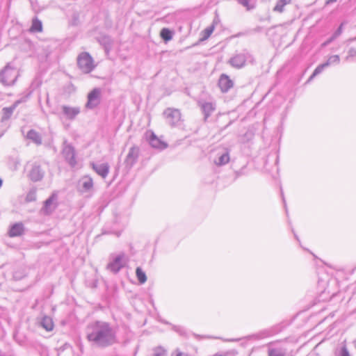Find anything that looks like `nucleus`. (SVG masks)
Masks as SVG:
<instances>
[{
  "label": "nucleus",
  "mask_w": 356,
  "mask_h": 356,
  "mask_svg": "<svg viewBox=\"0 0 356 356\" xmlns=\"http://www.w3.org/2000/svg\"><path fill=\"white\" fill-rule=\"evenodd\" d=\"M86 338L94 347L106 348L118 343L117 330L110 323L97 320L86 328Z\"/></svg>",
  "instance_id": "obj_1"
},
{
  "label": "nucleus",
  "mask_w": 356,
  "mask_h": 356,
  "mask_svg": "<svg viewBox=\"0 0 356 356\" xmlns=\"http://www.w3.org/2000/svg\"><path fill=\"white\" fill-rule=\"evenodd\" d=\"M19 76V71L12 63H8L0 70V83L4 86H13Z\"/></svg>",
  "instance_id": "obj_2"
},
{
  "label": "nucleus",
  "mask_w": 356,
  "mask_h": 356,
  "mask_svg": "<svg viewBox=\"0 0 356 356\" xmlns=\"http://www.w3.org/2000/svg\"><path fill=\"white\" fill-rule=\"evenodd\" d=\"M248 62L252 63L253 57L247 50H243L240 53L236 54L228 60V63L232 67L236 69L243 67Z\"/></svg>",
  "instance_id": "obj_3"
},
{
  "label": "nucleus",
  "mask_w": 356,
  "mask_h": 356,
  "mask_svg": "<svg viewBox=\"0 0 356 356\" xmlns=\"http://www.w3.org/2000/svg\"><path fill=\"white\" fill-rule=\"evenodd\" d=\"M77 65L84 73H90L95 67L93 58L88 52H82L79 55Z\"/></svg>",
  "instance_id": "obj_4"
},
{
  "label": "nucleus",
  "mask_w": 356,
  "mask_h": 356,
  "mask_svg": "<svg viewBox=\"0 0 356 356\" xmlns=\"http://www.w3.org/2000/svg\"><path fill=\"white\" fill-rule=\"evenodd\" d=\"M197 106L204 115V121H207L208 118L216 109V104L214 101H207L203 99H199L197 101Z\"/></svg>",
  "instance_id": "obj_5"
},
{
  "label": "nucleus",
  "mask_w": 356,
  "mask_h": 356,
  "mask_svg": "<svg viewBox=\"0 0 356 356\" xmlns=\"http://www.w3.org/2000/svg\"><path fill=\"white\" fill-rule=\"evenodd\" d=\"M31 91H29V92H26V94L23 95L22 96V97H20L19 99L15 101L12 106H10L9 107H4L2 109L3 115L1 118V121H6V120H9L10 118L11 115H13L14 111L17 107V106L19 104H20L21 103L26 102L28 100V99L29 98V97L31 96Z\"/></svg>",
  "instance_id": "obj_6"
},
{
  "label": "nucleus",
  "mask_w": 356,
  "mask_h": 356,
  "mask_svg": "<svg viewBox=\"0 0 356 356\" xmlns=\"http://www.w3.org/2000/svg\"><path fill=\"white\" fill-rule=\"evenodd\" d=\"M126 264V257L124 253H120L113 257L107 265V269L113 273H118Z\"/></svg>",
  "instance_id": "obj_7"
},
{
  "label": "nucleus",
  "mask_w": 356,
  "mask_h": 356,
  "mask_svg": "<svg viewBox=\"0 0 356 356\" xmlns=\"http://www.w3.org/2000/svg\"><path fill=\"white\" fill-rule=\"evenodd\" d=\"M163 114L166 120V122L171 127L177 125L181 120V112L177 108H167Z\"/></svg>",
  "instance_id": "obj_8"
},
{
  "label": "nucleus",
  "mask_w": 356,
  "mask_h": 356,
  "mask_svg": "<svg viewBox=\"0 0 356 356\" xmlns=\"http://www.w3.org/2000/svg\"><path fill=\"white\" fill-rule=\"evenodd\" d=\"M101 90L99 88H94L88 95V102L86 108L92 109L100 104Z\"/></svg>",
  "instance_id": "obj_9"
},
{
  "label": "nucleus",
  "mask_w": 356,
  "mask_h": 356,
  "mask_svg": "<svg viewBox=\"0 0 356 356\" xmlns=\"http://www.w3.org/2000/svg\"><path fill=\"white\" fill-rule=\"evenodd\" d=\"M62 154L70 166L74 167L76 165L75 149L70 144L64 145Z\"/></svg>",
  "instance_id": "obj_10"
},
{
  "label": "nucleus",
  "mask_w": 356,
  "mask_h": 356,
  "mask_svg": "<svg viewBox=\"0 0 356 356\" xmlns=\"http://www.w3.org/2000/svg\"><path fill=\"white\" fill-rule=\"evenodd\" d=\"M140 149L137 146L131 147L126 156L124 163L126 167L131 168L137 162L139 157Z\"/></svg>",
  "instance_id": "obj_11"
},
{
  "label": "nucleus",
  "mask_w": 356,
  "mask_h": 356,
  "mask_svg": "<svg viewBox=\"0 0 356 356\" xmlns=\"http://www.w3.org/2000/svg\"><path fill=\"white\" fill-rule=\"evenodd\" d=\"M58 195L56 193L51 194V195L44 202L42 211L44 214H51L57 207Z\"/></svg>",
  "instance_id": "obj_12"
},
{
  "label": "nucleus",
  "mask_w": 356,
  "mask_h": 356,
  "mask_svg": "<svg viewBox=\"0 0 356 356\" xmlns=\"http://www.w3.org/2000/svg\"><path fill=\"white\" fill-rule=\"evenodd\" d=\"M79 191L81 193H91L93 191V180L90 176L83 177L79 182Z\"/></svg>",
  "instance_id": "obj_13"
},
{
  "label": "nucleus",
  "mask_w": 356,
  "mask_h": 356,
  "mask_svg": "<svg viewBox=\"0 0 356 356\" xmlns=\"http://www.w3.org/2000/svg\"><path fill=\"white\" fill-rule=\"evenodd\" d=\"M61 110L63 115L65 117L66 119L70 120H74L81 112L80 107H72L67 105L61 106Z\"/></svg>",
  "instance_id": "obj_14"
},
{
  "label": "nucleus",
  "mask_w": 356,
  "mask_h": 356,
  "mask_svg": "<svg viewBox=\"0 0 356 356\" xmlns=\"http://www.w3.org/2000/svg\"><path fill=\"white\" fill-rule=\"evenodd\" d=\"M25 227L22 222L11 225L8 231V235L10 238L21 236L24 234Z\"/></svg>",
  "instance_id": "obj_15"
},
{
  "label": "nucleus",
  "mask_w": 356,
  "mask_h": 356,
  "mask_svg": "<svg viewBox=\"0 0 356 356\" xmlns=\"http://www.w3.org/2000/svg\"><path fill=\"white\" fill-rule=\"evenodd\" d=\"M90 165H91L93 170L98 175L102 177L103 179H105L108 176V175L109 173V170H110V166H109L108 163H103L98 164V163H91Z\"/></svg>",
  "instance_id": "obj_16"
},
{
  "label": "nucleus",
  "mask_w": 356,
  "mask_h": 356,
  "mask_svg": "<svg viewBox=\"0 0 356 356\" xmlns=\"http://www.w3.org/2000/svg\"><path fill=\"white\" fill-rule=\"evenodd\" d=\"M218 86L222 92H227L234 86V82L227 75L222 74L219 78Z\"/></svg>",
  "instance_id": "obj_17"
},
{
  "label": "nucleus",
  "mask_w": 356,
  "mask_h": 356,
  "mask_svg": "<svg viewBox=\"0 0 356 356\" xmlns=\"http://www.w3.org/2000/svg\"><path fill=\"white\" fill-rule=\"evenodd\" d=\"M147 138L149 145L156 149H163L167 147V144L161 141L153 132L147 133Z\"/></svg>",
  "instance_id": "obj_18"
},
{
  "label": "nucleus",
  "mask_w": 356,
  "mask_h": 356,
  "mask_svg": "<svg viewBox=\"0 0 356 356\" xmlns=\"http://www.w3.org/2000/svg\"><path fill=\"white\" fill-rule=\"evenodd\" d=\"M275 334V330L274 328H268L263 330L259 331V332L248 336V339H253L256 340L262 339L268 337H270Z\"/></svg>",
  "instance_id": "obj_19"
},
{
  "label": "nucleus",
  "mask_w": 356,
  "mask_h": 356,
  "mask_svg": "<svg viewBox=\"0 0 356 356\" xmlns=\"http://www.w3.org/2000/svg\"><path fill=\"white\" fill-rule=\"evenodd\" d=\"M29 176L33 181H38L43 178L44 172L40 165H34L30 170Z\"/></svg>",
  "instance_id": "obj_20"
},
{
  "label": "nucleus",
  "mask_w": 356,
  "mask_h": 356,
  "mask_svg": "<svg viewBox=\"0 0 356 356\" xmlns=\"http://www.w3.org/2000/svg\"><path fill=\"white\" fill-rule=\"evenodd\" d=\"M229 154L226 150L218 152L214 159V163L216 165L221 166L227 164L229 161Z\"/></svg>",
  "instance_id": "obj_21"
},
{
  "label": "nucleus",
  "mask_w": 356,
  "mask_h": 356,
  "mask_svg": "<svg viewBox=\"0 0 356 356\" xmlns=\"http://www.w3.org/2000/svg\"><path fill=\"white\" fill-rule=\"evenodd\" d=\"M286 350L282 347L273 346L271 343L269 344L268 348V356H286Z\"/></svg>",
  "instance_id": "obj_22"
},
{
  "label": "nucleus",
  "mask_w": 356,
  "mask_h": 356,
  "mask_svg": "<svg viewBox=\"0 0 356 356\" xmlns=\"http://www.w3.org/2000/svg\"><path fill=\"white\" fill-rule=\"evenodd\" d=\"M26 137L37 145L42 144V138L40 134L34 129L29 131Z\"/></svg>",
  "instance_id": "obj_23"
},
{
  "label": "nucleus",
  "mask_w": 356,
  "mask_h": 356,
  "mask_svg": "<svg viewBox=\"0 0 356 356\" xmlns=\"http://www.w3.org/2000/svg\"><path fill=\"white\" fill-rule=\"evenodd\" d=\"M40 325L48 332L53 330L54 327L52 318L47 316L42 318Z\"/></svg>",
  "instance_id": "obj_24"
},
{
  "label": "nucleus",
  "mask_w": 356,
  "mask_h": 356,
  "mask_svg": "<svg viewBox=\"0 0 356 356\" xmlns=\"http://www.w3.org/2000/svg\"><path fill=\"white\" fill-rule=\"evenodd\" d=\"M99 42L104 46L105 51L108 53L112 47V39L108 35H103L99 39Z\"/></svg>",
  "instance_id": "obj_25"
},
{
  "label": "nucleus",
  "mask_w": 356,
  "mask_h": 356,
  "mask_svg": "<svg viewBox=\"0 0 356 356\" xmlns=\"http://www.w3.org/2000/svg\"><path fill=\"white\" fill-rule=\"evenodd\" d=\"M42 31V22L37 17H35L32 20V24L30 28V31L33 33L41 32Z\"/></svg>",
  "instance_id": "obj_26"
},
{
  "label": "nucleus",
  "mask_w": 356,
  "mask_h": 356,
  "mask_svg": "<svg viewBox=\"0 0 356 356\" xmlns=\"http://www.w3.org/2000/svg\"><path fill=\"white\" fill-rule=\"evenodd\" d=\"M238 3L246 8L247 10H252L255 8L256 0H236Z\"/></svg>",
  "instance_id": "obj_27"
},
{
  "label": "nucleus",
  "mask_w": 356,
  "mask_h": 356,
  "mask_svg": "<svg viewBox=\"0 0 356 356\" xmlns=\"http://www.w3.org/2000/svg\"><path fill=\"white\" fill-rule=\"evenodd\" d=\"M136 275L140 284H143L147 281L146 274L140 267L136 268Z\"/></svg>",
  "instance_id": "obj_28"
},
{
  "label": "nucleus",
  "mask_w": 356,
  "mask_h": 356,
  "mask_svg": "<svg viewBox=\"0 0 356 356\" xmlns=\"http://www.w3.org/2000/svg\"><path fill=\"white\" fill-rule=\"evenodd\" d=\"M327 67V63H322L316 67L312 74L309 78L307 82L311 81L315 76L321 74L325 68Z\"/></svg>",
  "instance_id": "obj_29"
},
{
  "label": "nucleus",
  "mask_w": 356,
  "mask_h": 356,
  "mask_svg": "<svg viewBox=\"0 0 356 356\" xmlns=\"http://www.w3.org/2000/svg\"><path fill=\"white\" fill-rule=\"evenodd\" d=\"M291 0H278L276 3L275 6L273 8L275 12L282 13L284 6L289 3Z\"/></svg>",
  "instance_id": "obj_30"
},
{
  "label": "nucleus",
  "mask_w": 356,
  "mask_h": 356,
  "mask_svg": "<svg viewBox=\"0 0 356 356\" xmlns=\"http://www.w3.org/2000/svg\"><path fill=\"white\" fill-rule=\"evenodd\" d=\"M160 35L161 38L165 42L170 41L172 38V31L167 28H163L161 29Z\"/></svg>",
  "instance_id": "obj_31"
},
{
  "label": "nucleus",
  "mask_w": 356,
  "mask_h": 356,
  "mask_svg": "<svg viewBox=\"0 0 356 356\" xmlns=\"http://www.w3.org/2000/svg\"><path fill=\"white\" fill-rule=\"evenodd\" d=\"M340 62V57L339 55L330 56L325 63H327V67L332 64H339Z\"/></svg>",
  "instance_id": "obj_32"
},
{
  "label": "nucleus",
  "mask_w": 356,
  "mask_h": 356,
  "mask_svg": "<svg viewBox=\"0 0 356 356\" xmlns=\"http://www.w3.org/2000/svg\"><path fill=\"white\" fill-rule=\"evenodd\" d=\"M152 356H166V350L162 347H156L154 348Z\"/></svg>",
  "instance_id": "obj_33"
},
{
  "label": "nucleus",
  "mask_w": 356,
  "mask_h": 356,
  "mask_svg": "<svg viewBox=\"0 0 356 356\" xmlns=\"http://www.w3.org/2000/svg\"><path fill=\"white\" fill-rule=\"evenodd\" d=\"M213 30H214L213 24L206 28L203 31L204 32V36H203L204 39L208 38L211 35Z\"/></svg>",
  "instance_id": "obj_34"
},
{
  "label": "nucleus",
  "mask_w": 356,
  "mask_h": 356,
  "mask_svg": "<svg viewBox=\"0 0 356 356\" xmlns=\"http://www.w3.org/2000/svg\"><path fill=\"white\" fill-rule=\"evenodd\" d=\"M339 356H351L346 345L341 347Z\"/></svg>",
  "instance_id": "obj_35"
},
{
  "label": "nucleus",
  "mask_w": 356,
  "mask_h": 356,
  "mask_svg": "<svg viewBox=\"0 0 356 356\" xmlns=\"http://www.w3.org/2000/svg\"><path fill=\"white\" fill-rule=\"evenodd\" d=\"M343 24L344 22L341 23L340 26L338 27V29L335 31V32L332 35V39L337 38L342 33Z\"/></svg>",
  "instance_id": "obj_36"
},
{
  "label": "nucleus",
  "mask_w": 356,
  "mask_h": 356,
  "mask_svg": "<svg viewBox=\"0 0 356 356\" xmlns=\"http://www.w3.org/2000/svg\"><path fill=\"white\" fill-rule=\"evenodd\" d=\"M172 330L181 335H183L185 334L184 328L180 325H173Z\"/></svg>",
  "instance_id": "obj_37"
},
{
  "label": "nucleus",
  "mask_w": 356,
  "mask_h": 356,
  "mask_svg": "<svg viewBox=\"0 0 356 356\" xmlns=\"http://www.w3.org/2000/svg\"><path fill=\"white\" fill-rule=\"evenodd\" d=\"M354 56H356V49L352 47L348 50V56L346 57V59L348 60L349 57Z\"/></svg>",
  "instance_id": "obj_38"
},
{
  "label": "nucleus",
  "mask_w": 356,
  "mask_h": 356,
  "mask_svg": "<svg viewBox=\"0 0 356 356\" xmlns=\"http://www.w3.org/2000/svg\"><path fill=\"white\" fill-rule=\"evenodd\" d=\"M34 195H35L34 193H29L26 196V200L27 201L34 200H35Z\"/></svg>",
  "instance_id": "obj_39"
},
{
  "label": "nucleus",
  "mask_w": 356,
  "mask_h": 356,
  "mask_svg": "<svg viewBox=\"0 0 356 356\" xmlns=\"http://www.w3.org/2000/svg\"><path fill=\"white\" fill-rule=\"evenodd\" d=\"M335 39H332V36L331 38H330L326 42H325L324 43H323L322 46L323 47H325L327 46L328 44H330V42H332L333 40H334Z\"/></svg>",
  "instance_id": "obj_40"
},
{
  "label": "nucleus",
  "mask_w": 356,
  "mask_h": 356,
  "mask_svg": "<svg viewBox=\"0 0 356 356\" xmlns=\"http://www.w3.org/2000/svg\"><path fill=\"white\" fill-rule=\"evenodd\" d=\"M243 168L241 169L239 171L236 172V175L237 177L243 175Z\"/></svg>",
  "instance_id": "obj_41"
},
{
  "label": "nucleus",
  "mask_w": 356,
  "mask_h": 356,
  "mask_svg": "<svg viewBox=\"0 0 356 356\" xmlns=\"http://www.w3.org/2000/svg\"><path fill=\"white\" fill-rule=\"evenodd\" d=\"M281 194H282V200H283V202H284V206L285 207L286 211H287L286 201H285V199H284V194H283L282 191H281Z\"/></svg>",
  "instance_id": "obj_42"
},
{
  "label": "nucleus",
  "mask_w": 356,
  "mask_h": 356,
  "mask_svg": "<svg viewBox=\"0 0 356 356\" xmlns=\"http://www.w3.org/2000/svg\"><path fill=\"white\" fill-rule=\"evenodd\" d=\"M337 0H326L325 1V4L326 5H329V4H331V3H333L334 2H336Z\"/></svg>",
  "instance_id": "obj_43"
},
{
  "label": "nucleus",
  "mask_w": 356,
  "mask_h": 356,
  "mask_svg": "<svg viewBox=\"0 0 356 356\" xmlns=\"http://www.w3.org/2000/svg\"><path fill=\"white\" fill-rule=\"evenodd\" d=\"M172 356H186V355H184V353H181V352H177L175 355H173Z\"/></svg>",
  "instance_id": "obj_44"
},
{
  "label": "nucleus",
  "mask_w": 356,
  "mask_h": 356,
  "mask_svg": "<svg viewBox=\"0 0 356 356\" xmlns=\"http://www.w3.org/2000/svg\"><path fill=\"white\" fill-rule=\"evenodd\" d=\"M238 340H239V339H227V341H237Z\"/></svg>",
  "instance_id": "obj_45"
},
{
  "label": "nucleus",
  "mask_w": 356,
  "mask_h": 356,
  "mask_svg": "<svg viewBox=\"0 0 356 356\" xmlns=\"http://www.w3.org/2000/svg\"><path fill=\"white\" fill-rule=\"evenodd\" d=\"M213 356H227V355L225 354H220V355H218V354H216L215 355Z\"/></svg>",
  "instance_id": "obj_46"
},
{
  "label": "nucleus",
  "mask_w": 356,
  "mask_h": 356,
  "mask_svg": "<svg viewBox=\"0 0 356 356\" xmlns=\"http://www.w3.org/2000/svg\"><path fill=\"white\" fill-rule=\"evenodd\" d=\"M294 236H295V238H296L298 241L299 240V238H298V236H297L296 234H294Z\"/></svg>",
  "instance_id": "obj_47"
},
{
  "label": "nucleus",
  "mask_w": 356,
  "mask_h": 356,
  "mask_svg": "<svg viewBox=\"0 0 356 356\" xmlns=\"http://www.w3.org/2000/svg\"><path fill=\"white\" fill-rule=\"evenodd\" d=\"M2 185V180L0 179V187Z\"/></svg>",
  "instance_id": "obj_48"
},
{
  "label": "nucleus",
  "mask_w": 356,
  "mask_h": 356,
  "mask_svg": "<svg viewBox=\"0 0 356 356\" xmlns=\"http://www.w3.org/2000/svg\"><path fill=\"white\" fill-rule=\"evenodd\" d=\"M120 233H117L118 236H120Z\"/></svg>",
  "instance_id": "obj_49"
}]
</instances>
